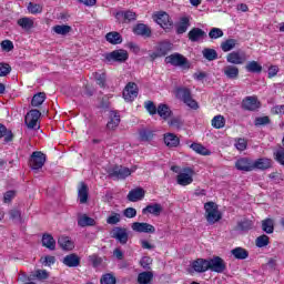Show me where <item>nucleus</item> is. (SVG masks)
<instances>
[{"label": "nucleus", "mask_w": 284, "mask_h": 284, "mask_svg": "<svg viewBox=\"0 0 284 284\" xmlns=\"http://www.w3.org/2000/svg\"><path fill=\"white\" fill-rule=\"evenodd\" d=\"M205 210V219L210 225H214V223H219L223 215L221 211H219V205L214 202H207L204 204Z\"/></svg>", "instance_id": "f257e3e1"}, {"label": "nucleus", "mask_w": 284, "mask_h": 284, "mask_svg": "<svg viewBox=\"0 0 284 284\" xmlns=\"http://www.w3.org/2000/svg\"><path fill=\"white\" fill-rule=\"evenodd\" d=\"M175 97L180 101H183L187 108H191L192 110H199V103L192 99V91L187 88H179L175 91Z\"/></svg>", "instance_id": "f03ea898"}, {"label": "nucleus", "mask_w": 284, "mask_h": 284, "mask_svg": "<svg viewBox=\"0 0 284 284\" xmlns=\"http://www.w3.org/2000/svg\"><path fill=\"white\" fill-rule=\"evenodd\" d=\"M165 63H170L174 68H182V70H190V61L181 53H172L165 58Z\"/></svg>", "instance_id": "7ed1b4c3"}, {"label": "nucleus", "mask_w": 284, "mask_h": 284, "mask_svg": "<svg viewBox=\"0 0 284 284\" xmlns=\"http://www.w3.org/2000/svg\"><path fill=\"white\" fill-rule=\"evenodd\" d=\"M39 119H41V111L33 109L27 113L24 123L29 130H39Z\"/></svg>", "instance_id": "20e7f679"}, {"label": "nucleus", "mask_w": 284, "mask_h": 284, "mask_svg": "<svg viewBox=\"0 0 284 284\" xmlns=\"http://www.w3.org/2000/svg\"><path fill=\"white\" fill-rule=\"evenodd\" d=\"M29 165L31 170H34V172H37V170H41V168L45 165V154L41 151H34L29 160Z\"/></svg>", "instance_id": "39448f33"}, {"label": "nucleus", "mask_w": 284, "mask_h": 284, "mask_svg": "<svg viewBox=\"0 0 284 284\" xmlns=\"http://www.w3.org/2000/svg\"><path fill=\"white\" fill-rule=\"evenodd\" d=\"M207 265L209 270L211 272H215L216 274H223V272L227 270L225 261L220 256H214L213 258L207 260Z\"/></svg>", "instance_id": "423d86ee"}, {"label": "nucleus", "mask_w": 284, "mask_h": 284, "mask_svg": "<svg viewBox=\"0 0 284 284\" xmlns=\"http://www.w3.org/2000/svg\"><path fill=\"white\" fill-rule=\"evenodd\" d=\"M130 174H132V170L123 165H115L111 170H109V176H111V179L123 180L128 179Z\"/></svg>", "instance_id": "0eeeda50"}, {"label": "nucleus", "mask_w": 284, "mask_h": 284, "mask_svg": "<svg viewBox=\"0 0 284 284\" xmlns=\"http://www.w3.org/2000/svg\"><path fill=\"white\" fill-rule=\"evenodd\" d=\"M178 185H191L194 181V170L191 168H184L182 172L176 178Z\"/></svg>", "instance_id": "6e6552de"}, {"label": "nucleus", "mask_w": 284, "mask_h": 284, "mask_svg": "<svg viewBox=\"0 0 284 284\" xmlns=\"http://www.w3.org/2000/svg\"><path fill=\"white\" fill-rule=\"evenodd\" d=\"M111 237L115 239L121 245H126L128 240L130 239V233H128V229L116 226L111 231Z\"/></svg>", "instance_id": "1a4fd4ad"}, {"label": "nucleus", "mask_w": 284, "mask_h": 284, "mask_svg": "<svg viewBox=\"0 0 284 284\" xmlns=\"http://www.w3.org/2000/svg\"><path fill=\"white\" fill-rule=\"evenodd\" d=\"M154 19H155L156 23L159 26H161V28H163V30H170V28H172V26H173L170 14H168V12H165V11L158 12L154 16Z\"/></svg>", "instance_id": "9d476101"}, {"label": "nucleus", "mask_w": 284, "mask_h": 284, "mask_svg": "<svg viewBox=\"0 0 284 284\" xmlns=\"http://www.w3.org/2000/svg\"><path fill=\"white\" fill-rule=\"evenodd\" d=\"M139 97V87L134 82H129L123 91L124 101L132 102Z\"/></svg>", "instance_id": "9b49d317"}, {"label": "nucleus", "mask_w": 284, "mask_h": 284, "mask_svg": "<svg viewBox=\"0 0 284 284\" xmlns=\"http://www.w3.org/2000/svg\"><path fill=\"white\" fill-rule=\"evenodd\" d=\"M226 61L232 65H243L247 61V55L245 52L233 51L226 55Z\"/></svg>", "instance_id": "f8f14e48"}, {"label": "nucleus", "mask_w": 284, "mask_h": 284, "mask_svg": "<svg viewBox=\"0 0 284 284\" xmlns=\"http://www.w3.org/2000/svg\"><path fill=\"white\" fill-rule=\"evenodd\" d=\"M128 51L120 49V50H114L110 53H106L104 55V59H106L109 62L110 61H118V63H124V61H128Z\"/></svg>", "instance_id": "ddd939ff"}, {"label": "nucleus", "mask_w": 284, "mask_h": 284, "mask_svg": "<svg viewBox=\"0 0 284 284\" xmlns=\"http://www.w3.org/2000/svg\"><path fill=\"white\" fill-rule=\"evenodd\" d=\"M131 227L133 232H140L144 234H154V232H156V229H154L152 224L144 222H134Z\"/></svg>", "instance_id": "4468645a"}, {"label": "nucleus", "mask_w": 284, "mask_h": 284, "mask_svg": "<svg viewBox=\"0 0 284 284\" xmlns=\"http://www.w3.org/2000/svg\"><path fill=\"white\" fill-rule=\"evenodd\" d=\"M235 168L241 172H252V170H254V162L248 158H240L235 162Z\"/></svg>", "instance_id": "2eb2a0df"}, {"label": "nucleus", "mask_w": 284, "mask_h": 284, "mask_svg": "<svg viewBox=\"0 0 284 284\" xmlns=\"http://www.w3.org/2000/svg\"><path fill=\"white\" fill-rule=\"evenodd\" d=\"M115 19L120 23H130V21H136V13L134 11H119L115 13Z\"/></svg>", "instance_id": "dca6fc26"}, {"label": "nucleus", "mask_w": 284, "mask_h": 284, "mask_svg": "<svg viewBox=\"0 0 284 284\" xmlns=\"http://www.w3.org/2000/svg\"><path fill=\"white\" fill-rule=\"evenodd\" d=\"M187 37L189 41L196 43L201 41V39H205L207 37V33L201 28H193L189 31Z\"/></svg>", "instance_id": "f3484780"}, {"label": "nucleus", "mask_w": 284, "mask_h": 284, "mask_svg": "<svg viewBox=\"0 0 284 284\" xmlns=\"http://www.w3.org/2000/svg\"><path fill=\"white\" fill-rule=\"evenodd\" d=\"M273 161L268 158H260L253 162V170H270L272 168Z\"/></svg>", "instance_id": "a211bd4d"}, {"label": "nucleus", "mask_w": 284, "mask_h": 284, "mask_svg": "<svg viewBox=\"0 0 284 284\" xmlns=\"http://www.w3.org/2000/svg\"><path fill=\"white\" fill-rule=\"evenodd\" d=\"M63 265L67 267H79L81 265V257L79 255L72 253L63 257L62 260Z\"/></svg>", "instance_id": "6ab92c4d"}, {"label": "nucleus", "mask_w": 284, "mask_h": 284, "mask_svg": "<svg viewBox=\"0 0 284 284\" xmlns=\"http://www.w3.org/2000/svg\"><path fill=\"white\" fill-rule=\"evenodd\" d=\"M143 199H145V190L141 187L131 190L128 194V201H131V203H136V201H143Z\"/></svg>", "instance_id": "aec40b11"}, {"label": "nucleus", "mask_w": 284, "mask_h": 284, "mask_svg": "<svg viewBox=\"0 0 284 284\" xmlns=\"http://www.w3.org/2000/svg\"><path fill=\"white\" fill-rule=\"evenodd\" d=\"M110 121L106 123L108 130H116L121 123V115L116 111H110Z\"/></svg>", "instance_id": "412c9836"}, {"label": "nucleus", "mask_w": 284, "mask_h": 284, "mask_svg": "<svg viewBox=\"0 0 284 284\" xmlns=\"http://www.w3.org/2000/svg\"><path fill=\"white\" fill-rule=\"evenodd\" d=\"M192 267L194 272H197L199 274H203V272H207L209 270L207 260L197 258L193 261Z\"/></svg>", "instance_id": "4be33fe9"}, {"label": "nucleus", "mask_w": 284, "mask_h": 284, "mask_svg": "<svg viewBox=\"0 0 284 284\" xmlns=\"http://www.w3.org/2000/svg\"><path fill=\"white\" fill-rule=\"evenodd\" d=\"M42 245L43 247H47V250H57V241L54 240L52 234L45 233L42 235Z\"/></svg>", "instance_id": "5701e85b"}, {"label": "nucleus", "mask_w": 284, "mask_h": 284, "mask_svg": "<svg viewBox=\"0 0 284 284\" xmlns=\"http://www.w3.org/2000/svg\"><path fill=\"white\" fill-rule=\"evenodd\" d=\"M105 39L108 43H111L112 45H119V43H123V37H121V33L116 31L106 33Z\"/></svg>", "instance_id": "b1692460"}, {"label": "nucleus", "mask_w": 284, "mask_h": 284, "mask_svg": "<svg viewBox=\"0 0 284 284\" xmlns=\"http://www.w3.org/2000/svg\"><path fill=\"white\" fill-rule=\"evenodd\" d=\"M224 75L226 79H239V67L229 64L223 68Z\"/></svg>", "instance_id": "393cba45"}, {"label": "nucleus", "mask_w": 284, "mask_h": 284, "mask_svg": "<svg viewBox=\"0 0 284 284\" xmlns=\"http://www.w3.org/2000/svg\"><path fill=\"white\" fill-rule=\"evenodd\" d=\"M242 106L244 110H250L251 112H254V110H258V103L256 102V98L254 97H247L243 100Z\"/></svg>", "instance_id": "a878e982"}, {"label": "nucleus", "mask_w": 284, "mask_h": 284, "mask_svg": "<svg viewBox=\"0 0 284 284\" xmlns=\"http://www.w3.org/2000/svg\"><path fill=\"white\" fill-rule=\"evenodd\" d=\"M164 143L166 148H179L180 140L174 133H166L164 134Z\"/></svg>", "instance_id": "bb28decb"}, {"label": "nucleus", "mask_w": 284, "mask_h": 284, "mask_svg": "<svg viewBox=\"0 0 284 284\" xmlns=\"http://www.w3.org/2000/svg\"><path fill=\"white\" fill-rule=\"evenodd\" d=\"M153 280H154V273L150 271H144L138 275L139 284H152Z\"/></svg>", "instance_id": "cd10ccee"}, {"label": "nucleus", "mask_w": 284, "mask_h": 284, "mask_svg": "<svg viewBox=\"0 0 284 284\" xmlns=\"http://www.w3.org/2000/svg\"><path fill=\"white\" fill-rule=\"evenodd\" d=\"M232 256L237 261H245L250 256V252L243 247H235L231 251Z\"/></svg>", "instance_id": "c85d7f7f"}, {"label": "nucleus", "mask_w": 284, "mask_h": 284, "mask_svg": "<svg viewBox=\"0 0 284 284\" xmlns=\"http://www.w3.org/2000/svg\"><path fill=\"white\" fill-rule=\"evenodd\" d=\"M155 50H158V53H160V55L165 57L169 52H172V43L168 41L160 42L155 47Z\"/></svg>", "instance_id": "c756f323"}, {"label": "nucleus", "mask_w": 284, "mask_h": 284, "mask_svg": "<svg viewBox=\"0 0 284 284\" xmlns=\"http://www.w3.org/2000/svg\"><path fill=\"white\" fill-rule=\"evenodd\" d=\"M58 245L62 248V250H73L74 248V243H72V240L68 236H60L58 239Z\"/></svg>", "instance_id": "7c9ffc66"}, {"label": "nucleus", "mask_w": 284, "mask_h": 284, "mask_svg": "<svg viewBox=\"0 0 284 284\" xmlns=\"http://www.w3.org/2000/svg\"><path fill=\"white\" fill-rule=\"evenodd\" d=\"M146 212H149V214H153L154 216H159L161 212H163V206H161L159 203L151 204L142 210L143 214H146Z\"/></svg>", "instance_id": "2f4dec72"}, {"label": "nucleus", "mask_w": 284, "mask_h": 284, "mask_svg": "<svg viewBox=\"0 0 284 284\" xmlns=\"http://www.w3.org/2000/svg\"><path fill=\"white\" fill-rule=\"evenodd\" d=\"M78 199L82 205L88 203V185L83 182L80 183V187L78 190Z\"/></svg>", "instance_id": "473e14b6"}, {"label": "nucleus", "mask_w": 284, "mask_h": 284, "mask_svg": "<svg viewBox=\"0 0 284 284\" xmlns=\"http://www.w3.org/2000/svg\"><path fill=\"white\" fill-rule=\"evenodd\" d=\"M78 225L80 227H88V226L97 225V222L94 221V219L88 216L87 214H83L79 216Z\"/></svg>", "instance_id": "72a5a7b5"}, {"label": "nucleus", "mask_w": 284, "mask_h": 284, "mask_svg": "<svg viewBox=\"0 0 284 284\" xmlns=\"http://www.w3.org/2000/svg\"><path fill=\"white\" fill-rule=\"evenodd\" d=\"M158 114L159 116H161V119L168 121V119L172 116V110H170V106H168V104H159Z\"/></svg>", "instance_id": "f704fd0d"}, {"label": "nucleus", "mask_w": 284, "mask_h": 284, "mask_svg": "<svg viewBox=\"0 0 284 284\" xmlns=\"http://www.w3.org/2000/svg\"><path fill=\"white\" fill-rule=\"evenodd\" d=\"M236 45H239V40L227 39L226 41H223L221 43V50L223 52H230V51L234 50V48H236Z\"/></svg>", "instance_id": "c9c22d12"}, {"label": "nucleus", "mask_w": 284, "mask_h": 284, "mask_svg": "<svg viewBox=\"0 0 284 284\" xmlns=\"http://www.w3.org/2000/svg\"><path fill=\"white\" fill-rule=\"evenodd\" d=\"M0 139H4L6 143H10L14 139V134H12L11 130H8L6 125L0 123Z\"/></svg>", "instance_id": "e433bc0d"}, {"label": "nucleus", "mask_w": 284, "mask_h": 284, "mask_svg": "<svg viewBox=\"0 0 284 284\" xmlns=\"http://www.w3.org/2000/svg\"><path fill=\"white\" fill-rule=\"evenodd\" d=\"M53 32L55 34H61L62 37H65V34H70L72 32V27L68 24H57L52 28Z\"/></svg>", "instance_id": "4c0bfd02"}, {"label": "nucleus", "mask_w": 284, "mask_h": 284, "mask_svg": "<svg viewBox=\"0 0 284 284\" xmlns=\"http://www.w3.org/2000/svg\"><path fill=\"white\" fill-rule=\"evenodd\" d=\"M191 149L196 152V154H202V156H210L212 152L207 148L203 146L200 143H192Z\"/></svg>", "instance_id": "58836bf2"}, {"label": "nucleus", "mask_w": 284, "mask_h": 284, "mask_svg": "<svg viewBox=\"0 0 284 284\" xmlns=\"http://www.w3.org/2000/svg\"><path fill=\"white\" fill-rule=\"evenodd\" d=\"M45 101V93L44 92H39L33 95L31 100V105L32 108H39L43 105V102Z\"/></svg>", "instance_id": "ea45409f"}, {"label": "nucleus", "mask_w": 284, "mask_h": 284, "mask_svg": "<svg viewBox=\"0 0 284 284\" xmlns=\"http://www.w3.org/2000/svg\"><path fill=\"white\" fill-rule=\"evenodd\" d=\"M18 26H20L22 30H32V28H34V20L31 18H20L18 20Z\"/></svg>", "instance_id": "a19ab883"}, {"label": "nucleus", "mask_w": 284, "mask_h": 284, "mask_svg": "<svg viewBox=\"0 0 284 284\" xmlns=\"http://www.w3.org/2000/svg\"><path fill=\"white\" fill-rule=\"evenodd\" d=\"M245 70L247 72H253V73L261 74V72H263V67L258 62H256V61H250L245 65Z\"/></svg>", "instance_id": "79ce46f5"}, {"label": "nucleus", "mask_w": 284, "mask_h": 284, "mask_svg": "<svg viewBox=\"0 0 284 284\" xmlns=\"http://www.w3.org/2000/svg\"><path fill=\"white\" fill-rule=\"evenodd\" d=\"M135 34H139L140 37H151L152 36V30L149 29L148 26L145 24H138L134 28Z\"/></svg>", "instance_id": "37998d69"}, {"label": "nucleus", "mask_w": 284, "mask_h": 284, "mask_svg": "<svg viewBox=\"0 0 284 284\" xmlns=\"http://www.w3.org/2000/svg\"><path fill=\"white\" fill-rule=\"evenodd\" d=\"M262 230L266 234H274V220L266 219L262 221Z\"/></svg>", "instance_id": "c03bdc74"}, {"label": "nucleus", "mask_w": 284, "mask_h": 284, "mask_svg": "<svg viewBox=\"0 0 284 284\" xmlns=\"http://www.w3.org/2000/svg\"><path fill=\"white\" fill-rule=\"evenodd\" d=\"M140 141L150 142L154 139V132L150 129H142L139 132Z\"/></svg>", "instance_id": "a18cd8bd"}, {"label": "nucleus", "mask_w": 284, "mask_h": 284, "mask_svg": "<svg viewBox=\"0 0 284 284\" xmlns=\"http://www.w3.org/2000/svg\"><path fill=\"white\" fill-rule=\"evenodd\" d=\"M202 54L206 61H215V59H219V53H216L214 49H204Z\"/></svg>", "instance_id": "49530a36"}, {"label": "nucleus", "mask_w": 284, "mask_h": 284, "mask_svg": "<svg viewBox=\"0 0 284 284\" xmlns=\"http://www.w3.org/2000/svg\"><path fill=\"white\" fill-rule=\"evenodd\" d=\"M254 227V223L252 220H243L237 223V230H241V232H247Z\"/></svg>", "instance_id": "de8ad7c7"}, {"label": "nucleus", "mask_w": 284, "mask_h": 284, "mask_svg": "<svg viewBox=\"0 0 284 284\" xmlns=\"http://www.w3.org/2000/svg\"><path fill=\"white\" fill-rule=\"evenodd\" d=\"M212 125L215 130H221V128H225V118L223 115H215L212 119Z\"/></svg>", "instance_id": "09e8293b"}, {"label": "nucleus", "mask_w": 284, "mask_h": 284, "mask_svg": "<svg viewBox=\"0 0 284 284\" xmlns=\"http://www.w3.org/2000/svg\"><path fill=\"white\" fill-rule=\"evenodd\" d=\"M256 247H267L270 245V236L263 234L255 240Z\"/></svg>", "instance_id": "8fccbe9b"}, {"label": "nucleus", "mask_w": 284, "mask_h": 284, "mask_svg": "<svg viewBox=\"0 0 284 284\" xmlns=\"http://www.w3.org/2000/svg\"><path fill=\"white\" fill-rule=\"evenodd\" d=\"M187 28H190V19L182 18L178 27V34H184V32H187Z\"/></svg>", "instance_id": "3c124183"}, {"label": "nucleus", "mask_w": 284, "mask_h": 284, "mask_svg": "<svg viewBox=\"0 0 284 284\" xmlns=\"http://www.w3.org/2000/svg\"><path fill=\"white\" fill-rule=\"evenodd\" d=\"M28 10L31 14H41V12H43V6L29 2Z\"/></svg>", "instance_id": "603ef678"}, {"label": "nucleus", "mask_w": 284, "mask_h": 284, "mask_svg": "<svg viewBox=\"0 0 284 284\" xmlns=\"http://www.w3.org/2000/svg\"><path fill=\"white\" fill-rule=\"evenodd\" d=\"M109 225H116L121 223V214L112 212L111 215L106 219Z\"/></svg>", "instance_id": "864d4df0"}, {"label": "nucleus", "mask_w": 284, "mask_h": 284, "mask_svg": "<svg viewBox=\"0 0 284 284\" xmlns=\"http://www.w3.org/2000/svg\"><path fill=\"white\" fill-rule=\"evenodd\" d=\"M235 148L240 152H244V150H247V140L243 138H239L235 140Z\"/></svg>", "instance_id": "5fc2aeb1"}, {"label": "nucleus", "mask_w": 284, "mask_h": 284, "mask_svg": "<svg viewBox=\"0 0 284 284\" xmlns=\"http://www.w3.org/2000/svg\"><path fill=\"white\" fill-rule=\"evenodd\" d=\"M100 283L101 284H116V277H114V275L108 273L102 276V278L100 280Z\"/></svg>", "instance_id": "6e6d98bb"}, {"label": "nucleus", "mask_w": 284, "mask_h": 284, "mask_svg": "<svg viewBox=\"0 0 284 284\" xmlns=\"http://www.w3.org/2000/svg\"><path fill=\"white\" fill-rule=\"evenodd\" d=\"M10 72H12V67H10V64L8 63H0V77H8V74H10Z\"/></svg>", "instance_id": "4d7b16f0"}, {"label": "nucleus", "mask_w": 284, "mask_h": 284, "mask_svg": "<svg viewBox=\"0 0 284 284\" xmlns=\"http://www.w3.org/2000/svg\"><path fill=\"white\" fill-rule=\"evenodd\" d=\"M271 120L270 116L265 115V116H258L255 119V125L256 128H261V125H270Z\"/></svg>", "instance_id": "13d9d810"}, {"label": "nucleus", "mask_w": 284, "mask_h": 284, "mask_svg": "<svg viewBox=\"0 0 284 284\" xmlns=\"http://www.w3.org/2000/svg\"><path fill=\"white\" fill-rule=\"evenodd\" d=\"M210 39H221L223 37V30L219 28H212L209 32Z\"/></svg>", "instance_id": "bf43d9fd"}, {"label": "nucleus", "mask_w": 284, "mask_h": 284, "mask_svg": "<svg viewBox=\"0 0 284 284\" xmlns=\"http://www.w3.org/2000/svg\"><path fill=\"white\" fill-rule=\"evenodd\" d=\"M94 79L98 83V85H100V88H105V74L104 73H94Z\"/></svg>", "instance_id": "052dcab7"}, {"label": "nucleus", "mask_w": 284, "mask_h": 284, "mask_svg": "<svg viewBox=\"0 0 284 284\" xmlns=\"http://www.w3.org/2000/svg\"><path fill=\"white\" fill-rule=\"evenodd\" d=\"M9 216L12 221H18L21 223V211L13 209L9 212Z\"/></svg>", "instance_id": "680f3d73"}, {"label": "nucleus", "mask_w": 284, "mask_h": 284, "mask_svg": "<svg viewBox=\"0 0 284 284\" xmlns=\"http://www.w3.org/2000/svg\"><path fill=\"white\" fill-rule=\"evenodd\" d=\"M1 48L4 52H11V50H14V44L10 40H3L1 42Z\"/></svg>", "instance_id": "e2e57ef3"}, {"label": "nucleus", "mask_w": 284, "mask_h": 284, "mask_svg": "<svg viewBox=\"0 0 284 284\" xmlns=\"http://www.w3.org/2000/svg\"><path fill=\"white\" fill-rule=\"evenodd\" d=\"M141 267H143V270H150V265H152V257L150 256H144L141 258L140 261Z\"/></svg>", "instance_id": "0e129e2a"}, {"label": "nucleus", "mask_w": 284, "mask_h": 284, "mask_svg": "<svg viewBox=\"0 0 284 284\" xmlns=\"http://www.w3.org/2000/svg\"><path fill=\"white\" fill-rule=\"evenodd\" d=\"M274 159L277 161V163L284 166V149L276 151L274 153Z\"/></svg>", "instance_id": "69168bd1"}, {"label": "nucleus", "mask_w": 284, "mask_h": 284, "mask_svg": "<svg viewBox=\"0 0 284 284\" xmlns=\"http://www.w3.org/2000/svg\"><path fill=\"white\" fill-rule=\"evenodd\" d=\"M123 215L126 219H134V216H136V209L134 207H128L123 211Z\"/></svg>", "instance_id": "338daca9"}, {"label": "nucleus", "mask_w": 284, "mask_h": 284, "mask_svg": "<svg viewBox=\"0 0 284 284\" xmlns=\"http://www.w3.org/2000/svg\"><path fill=\"white\" fill-rule=\"evenodd\" d=\"M148 112L152 115L156 114L159 112V109H156V105H154V102L149 101L145 105Z\"/></svg>", "instance_id": "774afa93"}]
</instances>
